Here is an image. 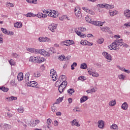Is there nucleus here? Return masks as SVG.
Wrapping results in <instances>:
<instances>
[{"label": "nucleus", "instance_id": "f257e3e1", "mask_svg": "<svg viewBox=\"0 0 130 130\" xmlns=\"http://www.w3.org/2000/svg\"><path fill=\"white\" fill-rule=\"evenodd\" d=\"M48 16V17H51V18H57V17H58V12L53 10H49Z\"/></svg>", "mask_w": 130, "mask_h": 130}, {"label": "nucleus", "instance_id": "f03ea898", "mask_svg": "<svg viewBox=\"0 0 130 130\" xmlns=\"http://www.w3.org/2000/svg\"><path fill=\"white\" fill-rule=\"evenodd\" d=\"M50 76L52 78V81L55 82L57 80V74H56V71L53 69H51L50 72Z\"/></svg>", "mask_w": 130, "mask_h": 130}, {"label": "nucleus", "instance_id": "7ed1b4c3", "mask_svg": "<svg viewBox=\"0 0 130 130\" xmlns=\"http://www.w3.org/2000/svg\"><path fill=\"white\" fill-rule=\"evenodd\" d=\"M119 45L117 44L115 41L109 46V48L110 50H118L119 49Z\"/></svg>", "mask_w": 130, "mask_h": 130}, {"label": "nucleus", "instance_id": "20e7f679", "mask_svg": "<svg viewBox=\"0 0 130 130\" xmlns=\"http://www.w3.org/2000/svg\"><path fill=\"white\" fill-rule=\"evenodd\" d=\"M68 85V82L67 81H63L61 83L60 85H59L58 87V91L59 93H62L63 92V89L67 87Z\"/></svg>", "mask_w": 130, "mask_h": 130}, {"label": "nucleus", "instance_id": "39448f33", "mask_svg": "<svg viewBox=\"0 0 130 130\" xmlns=\"http://www.w3.org/2000/svg\"><path fill=\"white\" fill-rule=\"evenodd\" d=\"M74 12L77 18H79V19L82 18V13H81V9H80V7H76Z\"/></svg>", "mask_w": 130, "mask_h": 130}, {"label": "nucleus", "instance_id": "423d86ee", "mask_svg": "<svg viewBox=\"0 0 130 130\" xmlns=\"http://www.w3.org/2000/svg\"><path fill=\"white\" fill-rule=\"evenodd\" d=\"M87 22L92 25H94V26H98L99 27L102 26L104 23V22L98 21L87 20Z\"/></svg>", "mask_w": 130, "mask_h": 130}, {"label": "nucleus", "instance_id": "0eeeda50", "mask_svg": "<svg viewBox=\"0 0 130 130\" xmlns=\"http://www.w3.org/2000/svg\"><path fill=\"white\" fill-rule=\"evenodd\" d=\"M103 55L106 58V59H107V61H108V62H110V61L112 60L111 55L108 54V53L104 52H103Z\"/></svg>", "mask_w": 130, "mask_h": 130}, {"label": "nucleus", "instance_id": "6e6552de", "mask_svg": "<svg viewBox=\"0 0 130 130\" xmlns=\"http://www.w3.org/2000/svg\"><path fill=\"white\" fill-rule=\"evenodd\" d=\"M47 127L48 128V129L52 130L53 129V127L52 126H51V123L52 122V120L51 119L49 118L47 120Z\"/></svg>", "mask_w": 130, "mask_h": 130}, {"label": "nucleus", "instance_id": "1a4fd4ad", "mask_svg": "<svg viewBox=\"0 0 130 130\" xmlns=\"http://www.w3.org/2000/svg\"><path fill=\"white\" fill-rule=\"evenodd\" d=\"M39 41L40 42H50L51 40L47 37H40L39 38Z\"/></svg>", "mask_w": 130, "mask_h": 130}, {"label": "nucleus", "instance_id": "9d476101", "mask_svg": "<svg viewBox=\"0 0 130 130\" xmlns=\"http://www.w3.org/2000/svg\"><path fill=\"white\" fill-rule=\"evenodd\" d=\"M98 127L101 128V129L104 128V126H105L104 121L102 120H99L98 122Z\"/></svg>", "mask_w": 130, "mask_h": 130}, {"label": "nucleus", "instance_id": "9b49d317", "mask_svg": "<svg viewBox=\"0 0 130 130\" xmlns=\"http://www.w3.org/2000/svg\"><path fill=\"white\" fill-rule=\"evenodd\" d=\"M62 43L64 45H66V46H70V45H72V44H75V42L73 41L70 40L64 41L62 42Z\"/></svg>", "mask_w": 130, "mask_h": 130}, {"label": "nucleus", "instance_id": "f8f14e48", "mask_svg": "<svg viewBox=\"0 0 130 130\" xmlns=\"http://www.w3.org/2000/svg\"><path fill=\"white\" fill-rule=\"evenodd\" d=\"M40 53L42 55H46V56H49V53L46 52L44 49L38 50L37 53Z\"/></svg>", "mask_w": 130, "mask_h": 130}, {"label": "nucleus", "instance_id": "ddd939ff", "mask_svg": "<svg viewBox=\"0 0 130 130\" xmlns=\"http://www.w3.org/2000/svg\"><path fill=\"white\" fill-rule=\"evenodd\" d=\"M40 123V120L37 119V120H32L30 121V125L32 127L34 126H36V125H37V124Z\"/></svg>", "mask_w": 130, "mask_h": 130}, {"label": "nucleus", "instance_id": "4468645a", "mask_svg": "<svg viewBox=\"0 0 130 130\" xmlns=\"http://www.w3.org/2000/svg\"><path fill=\"white\" fill-rule=\"evenodd\" d=\"M48 28L49 30H50V31H51L52 32H54L55 29L57 28V25H56V24L52 23L49 25Z\"/></svg>", "mask_w": 130, "mask_h": 130}, {"label": "nucleus", "instance_id": "2eb2a0df", "mask_svg": "<svg viewBox=\"0 0 130 130\" xmlns=\"http://www.w3.org/2000/svg\"><path fill=\"white\" fill-rule=\"evenodd\" d=\"M74 31L78 36L81 37V38H85L86 35L82 34V32H81L80 30H78L77 28H76Z\"/></svg>", "mask_w": 130, "mask_h": 130}, {"label": "nucleus", "instance_id": "dca6fc26", "mask_svg": "<svg viewBox=\"0 0 130 130\" xmlns=\"http://www.w3.org/2000/svg\"><path fill=\"white\" fill-rule=\"evenodd\" d=\"M46 59L43 57L37 56V62L38 63H42L44 61H45Z\"/></svg>", "mask_w": 130, "mask_h": 130}, {"label": "nucleus", "instance_id": "f3484780", "mask_svg": "<svg viewBox=\"0 0 130 130\" xmlns=\"http://www.w3.org/2000/svg\"><path fill=\"white\" fill-rule=\"evenodd\" d=\"M71 125H72V126H77L78 127H79V126H80V123L79 122V121L78 120H77L76 119H74L71 122Z\"/></svg>", "mask_w": 130, "mask_h": 130}, {"label": "nucleus", "instance_id": "a211bd4d", "mask_svg": "<svg viewBox=\"0 0 130 130\" xmlns=\"http://www.w3.org/2000/svg\"><path fill=\"white\" fill-rule=\"evenodd\" d=\"M27 50L29 52H31V53H37L38 52V50L33 48H28Z\"/></svg>", "mask_w": 130, "mask_h": 130}, {"label": "nucleus", "instance_id": "6ab92c4d", "mask_svg": "<svg viewBox=\"0 0 130 130\" xmlns=\"http://www.w3.org/2000/svg\"><path fill=\"white\" fill-rule=\"evenodd\" d=\"M17 79L19 82H21V81H23L24 79V75L23 74V73L20 72L18 74Z\"/></svg>", "mask_w": 130, "mask_h": 130}, {"label": "nucleus", "instance_id": "aec40b11", "mask_svg": "<svg viewBox=\"0 0 130 130\" xmlns=\"http://www.w3.org/2000/svg\"><path fill=\"white\" fill-rule=\"evenodd\" d=\"M27 86H28V87H37V83L36 81H30L28 83Z\"/></svg>", "mask_w": 130, "mask_h": 130}, {"label": "nucleus", "instance_id": "412c9836", "mask_svg": "<svg viewBox=\"0 0 130 130\" xmlns=\"http://www.w3.org/2000/svg\"><path fill=\"white\" fill-rule=\"evenodd\" d=\"M116 105V100H112L109 102V106H111L113 107V106H115Z\"/></svg>", "mask_w": 130, "mask_h": 130}, {"label": "nucleus", "instance_id": "4be33fe9", "mask_svg": "<svg viewBox=\"0 0 130 130\" xmlns=\"http://www.w3.org/2000/svg\"><path fill=\"white\" fill-rule=\"evenodd\" d=\"M37 16H38V18L45 19L47 17V15L46 14H43L42 13H38V14H37Z\"/></svg>", "mask_w": 130, "mask_h": 130}, {"label": "nucleus", "instance_id": "5701e85b", "mask_svg": "<svg viewBox=\"0 0 130 130\" xmlns=\"http://www.w3.org/2000/svg\"><path fill=\"white\" fill-rule=\"evenodd\" d=\"M124 15L126 18H130V10L128 9L124 10Z\"/></svg>", "mask_w": 130, "mask_h": 130}, {"label": "nucleus", "instance_id": "b1692460", "mask_svg": "<svg viewBox=\"0 0 130 130\" xmlns=\"http://www.w3.org/2000/svg\"><path fill=\"white\" fill-rule=\"evenodd\" d=\"M109 14L110 16H111V17H113V16H115L118 14V11L116 10H114L113 11L110 10Z\"/></svg>", "mask_w": 130, "mask_h": 130}, {"label": "nucleus", "instance_id": "393cba45", "mask_svg": "<svg viewBox=\"0 0 130 130\" xmlns=\"http://www.w3.org/2000/svg\"><path fill=\"white\" fill-rule=\"evenodd\" d=\"M121 108L123 110H126L128 108V105L126 102H124L121 105Z\"/></svg>", "mask_w": 130, "mask_h": 130}, {"label": "nucleus", "instance_id": "a878e982", "mask_svg": "<svg viewBox=\"0 0 130 130\" xmlns=\"http://www.w3.org/2000/svg\"><path fill=\"white\" fill-rule=\"evenodd\" d=\"M58 79L62 82H67V81H66L67 80V77L66 76V75H61L59 77Z\"/></svg>", "mask_w": 130, "mask_h": 130}, {"label": "nucleus", "instance_id": "bb28decb", "mask_svg": "<svg viewBox=\"0 0 130 130\" xmlns=\"http://www.w3.org/2000/svg\"><path fill=\"white\" fill-rule=\"evenodd\" d=\"M101 26L100 29L103 32H107V31H109V27L107 26H102V25Z\"/></svg>", "mask_w": 130, "mask_h": 130}, {"label": "nucleus", "instance_id": "cd10ccee", "mask_svg": "<svg viewBox=\"0 0 130 130\" xmlns=\"http://www.w3.org/2000/svg\"><path fill=\"white\" fill-rule=\"evenodd\" d=\"M123 41V40L121 39L118 40L117 39L116 40L114 41V42L119 45V46L120 47V46L122 45V42Z\"/></svg>", "mask_w": 130, "mask_h": 130}, {"label": "nucleus", "instance_id": "c85d7f7f", "mask_svg": "<svg viewBox=\"0 0 130 130\" xmlns=\"http://www.w3.org/2000/svg\"><path fill=\"white\" fill-rule=\"evenodd\" d=\"M29 61H31V62H37V57H35L34 56H30L29 59Z\"/></svg>", "mask_w": 130, "mask_h": 130}, {"label": "nucleus", "instance_id": "c756f323", "mask_svg": "<svg viewBox=\"0 0 130 130\" xmlns=\"http://www.w3.org/2000/svg\"><path fill=\"white\" fill-rule=\"evenodd\" d=\"M88 99V96L86 95L83 96L81 99H80V103H83L85 102V101H87V100Z\"/></svg>", "mask_w": 130, "mask_h": 130}, {"label": "nucleus", "instance_id": "7c9ffc66", "mask_svg": "<svg viewBox=\"0 0 130 130\" xmlns=\"http://www.w3.org/2000/svg\"><path fill=\"white\" fill-rule=\"evenodd\" d=\"M22 26L23 24L21 22H16L14 24L15 28H22Z\"/></svg>", "mask_w": 130, "mask_h": 130}, {"label": "nucleus", "instance_id": "2f4dec72", "mask_svg": "<svg viewBox=\"0 0 130 130\" xmlns=\"http://www.w3.org/2000/svg\"><path fill=\"white\" fill-rule=\"evenodd\" d=\"M105 8L107 9V10H110L111 9H114V6L112 5L106 4L105 5Z\"/></svg>", "mask_w": 130, "mask_h": 130}, {"label": "nucleus", "instance_id": "473e14b6", "mask_svg": "<svg viewBox=\"0 0 130 130\" xmlns=\"http://www.w3.org/2000/svg\"><path fill=\"white\" fill-rule=\"evenodd\" d=\"M111 129H116L118 130V126L116 124H113L111 126H110Z\"/></svg>", "mask_w": 130, "mask_h": 130}, {"label": "nucleus", "instance_id": "72a5a7b5", "mask_svg": "<svg viewBox=\"0 0 130 130\" xmlns=\"http://www.w3.org/2000/svg\"><path fill=\"white\" fill-rule=\"evenodd\" d=\"M87 64L85 63H83L80 65V69L81 70H87Z\"/></svg>", "mask_w": 130, "mask_h": 130}, {"label": "nucleus", "instance_id": "f704fd0d", "mask_svg": "<svg viewBox=\"0 0 130 130\" xmlns=\"http://www.w3.org/2000/svg\"><path fill=\"white\" fill-rule=\"evenodd\" d=\"M89 75H92V74L96 71L92 68H89L87 69Z\"/></svg>", "mask_w": 130, "mask_h": 130}, {"label": "nucleus", "instance_id": "c9c22d12", "mask_svg": "<svg viewBox=\"0 0 130 130\" xmlns=\"http://www.w3.org/2000/svg\"><path fill=\"white\" fill-rule=\"evenodd\" d=\"M29 77H30V73L28 72L25 74V82L29 81Z\"/></svg>", "mask_w": 130, "mask_h": 130}, {"label": "nucleus", "instance_id": "e433bc0d", "mask_svg": "<svg viewBox=\"0 0 130 130\" xmlns=\"http://www.w3.org/2000/svg\"><path fill=\"white\" fill-rule=\"evenodd\" d=\"M26 2L28 4H34L35 5L37 4V0H26Z\"/></svg>", "mask_w": 130, "mask_h": 130}, {"label": "nucleus", "instance_id": "4c0bfd02", "mask_svg": "<svg viewBox=\"0 0 130 130\" xmlns=\"http://www.w3.org/2000/svg\"><path fill=\"white\" fill-rule=\"evenodd\" d=\"M118 78L119 79V80H122V81H123V80L125 79V76L123 75V74H121L118 75Z\"/></svg>", "mask_w": 130, "mask_h": 130}, {"label": "nucleus", "instance_id": "58836bf2", "mask_svg": "<svg viewBox=\"0 0 130 130\" xmlns=\"http://www.w3.org/2000/svg\"><path fill=\"white\" fill-rule=\"evenodd\" d=\"M0 89L3 92H8V91H9V88L5 86L0 87Z\"/></svg>", "mask_w": 130, "mask_h": 130}, {"label": "nucleus", "instance_id": "ea45409f", "mask_svg": "<svg viewBox=\"0 0 130 130\" xmlns=\"http://www.w3.org/2000/svg\"><path fill=\"white\" fill-rule=\"evenodd\" d=\"M61 85V81H60L59 79L56 82L55 86V87H59Z\"/></svg>", "mask_w": 130, "mask_h": 130}, {"label": "nucleus", "instance_id": "a19ab883", "mask_svg": "<svg viewBox=\"0 0 130 130\" xmlns=\"http://www.w3.org/2000/svg\"><path fill=\"white\" fill-rule=\"evenodd\" d=\"M37 15L36 14H34L32 13H28L26 14V17H37Z\"/></svg>", "mask_w": 130, "mask_h": 130}, {"label": "nucleus", "instance_id": "79ce46f5", "mask_svg": "<svg viewBox=\"0 0 130 130\" xmlns=\"http://www.w3.org/2000/svg\"><path fill=\"white\" fill-rule=\"evenodd\" d=\"M92 77L98 78L99 77V74L96 72V70L91 74Z\"/></svg>", "mask_w": 130, "mask_h": 130}, {"label": "nucleus", "instance_id": "37998d69", "mask_svg": "<svg viewBox=\"0 0 130 130\" xmlns=\"http://www.w3.org/2000/svg\"><path fill=\"white\" fill-rule=\"evenodd\" d=\"M67 92H68V94L72 95V94H73V93H74V92H75V89H74L73 88H70L67 90Z\"/></svg>", "mask_w": 130, "mask_h": 130}, {"label": "nucleus", "instance_id": "c03bdc74", "mask_svg": "<svg viewBox=\"0 0 130 130\" xmlns=\"http://www.w3.org/2000/svg\"><path fill=\"white\" fill-rule=\"evenodd\" d=\"M34 76L35 77V78H39V77L41 76V74L39 72H36L34 73Z\"/></svg>", "mask_w": 130, "mask_h": 130}, {"label": "nucleus", "instance_id": "a18cd8bd", "mask_svg": "<svg viewBox=\"0 0 130 130\" xmlns=\"http://www.w3.org/2000/svg\"><path fill=\"white\" fill-rule=\"evenodd\" d=\"M63 99L61 98H59L56 101V104H59L60 102H62Z\"/></svg>", "mask_w": 130, "mask_h": 130}, {"label": "nucleus", "instance_id": "49530a36", "mask_svg": "<svg viewBox=\"0 0 130 130\" xmlns=\"http://www.w3.org/2000/svg\"><path fill=\"white\" fill-rule=\"evenodd\" d=\"M59 19L60 21H63V20H66L67 19V16L62 15L59 17Z\"/></svg>", "mask_w": 130, "mask_h": 130}, {"label": "nucleus", "instance_id": "de8ad7c7", "mask_svg": "<svg viewBox=\"0 0 130 130\" xmlns=\"http://www.w3.org/2000/svg\"><path fill=\"white\" fill-rule=\"evenodd\" d=\"M18 112L19 113H23V112H24V108L20 107L18 109Z\"/></svg>", "mask_w": 130, "mask_h": 130}, {"label": "nucleus", "instance_id": "09e8293b", "mask_svg": "<svg viewBox=\"0 0 130 130\" xmlns=\"http://www.w3.org/2000/svg\"><path fill=\"white\" fill-rule=\"evenodd\" d=\"M87 43H88V41L87 40L81 41L80 42V44H81V45H87Z\"/></svg>", "mask_w": 130, "mask_h": 130}, {"label": "nucleus", "instance_id": "8fccbe9b", "mask_svg": "<svg viewBox=\"0 0 130 130\" xmlns=\"http://www.w3.org/2000/svg\"><path fill=\"white\" fill-rule=\"evenodd\" d=\"M78 30H79V31L82 32H85V31L87 30V29L85 27H79L78 28Z\"/></svg>", "mask_w": 130, "mask_h": 130}, {"label": "nucleus", "instance_id": "3c124183", "mask_svg": "<svg viewBox=\"0 0 130 130\" xmlns=\"http://www.w3.org/2000/svg\"><path fill=\"white\" fill-rule=\"evenodd\" d=\"M9 63L11 66H15V64H16L15 61L13 60L12 59L9 60Z\"/></svg>", "mask_w": 130, "mask_h": 130}, {"label": "nucleus", "instance_id": "603ef678", "mask_svg": "<svg viewBox=\"0 0 130 130\" xmlns=\"http://www.w3.org/2000/svg\"><path fill=\"white\" fill-rule=\"evenodd\" d=\"M104 41V40L103 38H101L98 40V43H99V44H102Z\"/></svg>", "mask_w": 130, "mask_h": 130}, {"label": "nucleus", "instance_id": "864d4df0", "mask_svg": "<svg viewBox=\"0 0 130 130\" xmlns=\"http://www.w3.org/2000/svg\"><path fill=\"white\" fill-rule=\"evenodd\" d=\"M87 13L88 14H90V15H92V16H94L95 15V12L92 10H90L89 9L88 10Z\"/></svg>", "mask_w": 130, "mask_h": 130}, {"label": "nucleus", "instance_id": "5fc2aeb1", "mask_svg": "<svg viewBox=\"0 0 130 130\" xmlns=\"http://www.w3.org/2000/svg\"><path fill=\"white\" fill-rule=\"evenodd\" d=\"M1 30L2 31V32H3V33H4V34H7L8 35V30H7V29L4 28H2Z\"/></svg>", "mask_w": 130, "mask_h": 130}, {"label": "nucleus", "instance_id": "6e6d98bb", "mask_svg": "<svg viewBox=\"0 0 130 130\" xmlns=\"http://www.w3.org/2000/svg\"><path fill=\"white\" fill-rule=\"evenodd\" d=\"M6 7H14V5H13L12 3H9V2H7V4H6Z\"/></svg>", "mask_w": 130, "mask_h": 130}, {"label": "nucleus", "instance_id": "4d7b16f0", "mask_svg": "<svg viewBox=\"0 0 130 130\" xmlns=\"http://www.w3.org/2000/svg\"><path fill=\"white\" fill-rule=\"evenodd\" d=\"M12 56L13 57H15V58H18V57H19V55L17 53H13L12 54Z\"/></svg>", "mask_w": 130, "mask_h": 130}, {"label": "nucleus", "instance_id": "13d9d810", "mask_svg": "<svg viewBox=\"0 0 130 130\" xmlns=\"http://www.w3.org/2000/svg\"><path fill=\"white\" fill-rule=\"evenodd\" d=\"M74 110H75L77 112H81V111L80 110V108L79 107H75Z\"/></svg>", "mask_w": 130, "mask_h": 130}, {"label": "nucleus", "instance_id": "bf43d9fd", "mask_svg": "<svg viewBox=\"0 0 130 130\" xmlns=\"http://www.w3.org/2000/svg\"><path fill=\"white\" fill-rule=\"evenodd\" d=\"M118 68L119 70H120V71H122V72H124V71L125 70V68H124V67L118 66Z\"/></svg>", "mask_w": 130, "mask_h": 130}, {"label": "nucleus", "instance_id": "052dcab7", "mask_svg": "<svg viewBox=\"0 0 130 130\" xmlns=\"http://www.w3.org/2000/svg\"><path fill=\"white\" fill-rule=\"evenodd\" d=\"M74 64H75V67H77V62H73V64L71 65V70H75V67H74Z\"/></svg>", "mask_w": 130, "mask_h": 130}, {"label": "nucleus", "instance_id": "680f3d73", "mask_svg": "<svg viewBox=\"0 0 130 130\" xmlns=\"http://www.w3.org/2000/svg\"><path fill=\"white\" fill-rule=\"evenodd\" d=\"M51 110L53 112H56V108L54 106L51 107Z\"/></svg>", "mask_w": 130, "mask_h": 130}, {"label": "nucleus", "instance_id": "e2e57ef3", "mask_svg": "<svg viewBox=\"0 0 130 130\" xmlns=\"http://www.w3.org/2000/svg\"><path fill=\"white\" fill-rule=\"evenodd\" d=\"M64 55H61L59 57V60H64Z\"/></svg>", "mask_w": 130, "mask_h": 130}, {"label": "nucleus", "instance_id": "0e129e2a", "mask_svg": "<svg viewBox=\"0 0 130 130\" xmlns=\"http://www.w3.org/2000/svg\"><path fill=\"white\" fill-rule=\"evenodd\" d=\"M90 91L92 92V93H94L97 91V88L93 87L91 89Z\"/></svg>", "mask_w": 130, "mask_h": 130}, {"label": "nucleus", "instance_id": "69168bd1", "mask_svg": "<svg viewBox=\"0 0 130 130\" xmlns=\"http://www.w3.org/2000/svg\"><path fill=\"white\" fill-rule=\"evenodd\" d=\"M98 8H105V5L103 4H99L98 5Z\"/></svg>", "mask_w": 130, "mask_h": 130}, {"label": "nucleus", "instance_id": "338daca9", "mask_svg": "<svg viewBox=\"0 0 130 130\" xmlns=\"http://www.w3.org/2000/svg\"><path fill=\"white\" fill-rule=\"evenodd\" d=\"M11 85H12V86H16V83L15 82V81L14 80H12L11 82Z\"/></svg>", "mask_w": 130, "mask_h": 130}, {"label": "nucleus", "instance_id": "774afa93", "mask_svg": "<svg viewBox=\"0 0 130 130\" xmlns=\"http://www.w3.org/2000/svg\"><path fill=\"white\" fill-rule=\"evenodd\" d=\"M11 101H13V100H17V97L16 96H11Z\"/></svg>", "mask_w": 130, "mask_h": 130}]
</instances>
